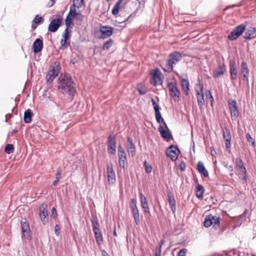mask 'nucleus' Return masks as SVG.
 Returning <instances> with one entry per match:
<instances>
[{
  "mask_svg": "<svg viewBox=\"0 0 256 256\" xmlns=\"http://www.w3.org/2000/svg\"><path fill=\"white\" fill-rule=\"evenodd\" d=\"M58 88L63 94L73 96L76 92V84L68 73H62L58 79Z\"/></svg>",
  "mask_w": 256,
  "mask_h": 256,
  "instance_id": "f257e3e1",
  "label": "nucleus"
},
{
  "mask_svg": "<svg viewBox=\"0 0 256 256\" xmlns=\"http://www.w3.org/2000/svg\"><path fill=\"white\" fill-rule=\"evenodd\" d=\"M60 68V65L58 62L55 61L52 63L46 76V80L48 82H52L58 76Z\"/></svg>",
  "mask_w": 256,
  "mask_h": 256,
  "instance_id": "f03ea898",
  "label": "nucleus"
},
{
  "mask_svg": "<svg viewBox=\"0 0 256 256\" xmlns=\"http://www.w3.org/2000/svg\"><path fill=\"white\" fill-rule=\"evenodd\" d=\"M220 217L214 216L212 214H209L206 216L204 222V225L206 228L212 226L214 229L216 230L220 228Z\"/></svg>",
  "mask_w": 256,
  "mask_h": 256,
  "instance_id": "7ed1b4c3",
  "label": "nucleus"
},
{
  "mask_svg": "<svg viewBox=\"0 0 256 256\" xmlns=\"http://www.w3.org/2000/svg\"><path fill=\"white\" fill-rule=\"evenodd\" d=\"M134 221L136 225H138L140 223L139 211L137 206V201L136 198H132L130 204Z\"/></svg>",
  "mask_w": 256,
  "mask_h": 256,
  "instance_id": "20e7f679",
  "label": "nucleus"
},
{
  "mask_svg": "<svg viewBox=\"0 0 256 256\" xmlns=\"http://www.w3.org/2000/svg\"><path fill=\"white\" fill-rule=\"evenodd\" d=\"M246 26L244 24H241L236 26L228 36V38L231 40H236L244 32Z\"/></svg>",
  "mask_w": 256,
  "mask_h": 256,
  "instance_id": "39448f33",
  "label": "nucleus"
},
{
  "mask_svg": "<svg viewBox=\"0 0 256 256\" xmlns=\"http://www.w3.org/2000/svg\"><path fill=\"white\" fill-rule=\"evenodd\" d=\"M170 88V95L175 102L180 100V92L178 89L176 82H170L168 84Z\"/></svg>",
  "mask_w": 256,
  "mask_h": 256,
  "instance_id": "423d86ee",
  "label": "nucleus"
},
{
  "mask_svg": "<svg viewBox=\"0 0 256 256\" xmlns=\"http://www.w3.org/2000/svg\"><path fill=\"white\" fill-rule=\"evenodd\" d=\"M152 80L154 82H151L154 86L162 85L163 82L162 78V74L158 68H155L152 72Z\"/></svg>",
  "mask_w": 256,
  "mask_h": 256,
  "instance_id": "0eeeda50",
  "label": "nucleus"
},
{
  "mask_svg": "<svg viewBox=\"0 0 256 256\" xmlns=\"http://www.w3.org/2000/svg\"><path fill=\"white\" fill-rule=\"evenodd\" d=\"M230 114L232 120H235L238 116V110L235 100H230L228 102Z\"/></svg>",
  "mask_w": 256,
  "mask_h": 256,
  "instance_id": "6e6552de",
  "label": "nucleus"
},
{
  "mask_svg": "<svg viewBox=\"0 0 256 256\" xmlns=\"http://www.w3.org/2000/svg\"><path fill=\"white\" fill-rule=\"evenodd\" d=\"M250 70L246 62L242 61L240 64V75L243 80L248 82Z\"/></svg>",
  "mask_w": 256,
  "mask_h": 256,
  "instance_id": "1a4fd4ad",
  "label": "nucleus"
},
{
  "mask_svg": "<svg viewBox=\"0 0 256 256\" xmlns=\"http://www.w3.org/2000/svg\"><path fill=\"white\" fill-rule=\"evenodd\" d=\"M21 228L22 232V238H24L27 240L30 239L31 237V232L28 223L26 220H21Z\"/></svg>",
  "mask_w": 256,
  "mask_h": 256,
  "instance_id": "9d476101",
  "label": "nucleus"
},
{
  "mask_svg": "<svg viewBox=\"0 0 256 256\" xmlns=\"http://www.w3.org/2000/svg\"><path fill=\"white\" fill-rule=\"evenodd\" d=\"M108 151L110 154L116 152V139L114 136L110 135L108 140Z\"/></svg>",
  "mask_w": 256,
  "mask_h": 256,
  "instance_id": "9b49d317",
  "label": "nucleus"
},
{
  "mask_svg": "<svg viewBox=\"0 0 256 256\" xmlns=\"http://www.w3.org/2000/svg\"><path fill=\"white\" fill-rule=\"evenodd\" d=\"M179 150L176 146L171 145L166 150V155L170 158L172 160L175 161L178 158Z\"/></svg>",
  "mask_w": 256,
  "mask_h": 256,
  "instance_id": "f8f14e48",
  "label": "nucleus"
},
{
  "mask_svg": "<svg viewBox=\"0 0 256 256\" xmlns=\"http://www.w3.org/2000/svg\"><path fill=\"white\" fill-rule=\"evenodd\" d=\"M106 172L109 184H114L116 182V175L112 164H106Z\"/></svg>",
  "mask_w": 256,
  "mask_h": 256,
  "instance_id": "ddd939ff",
  "label": "nucleus"
},
{
  "mask_svg": "<svg viewBox=\"0 0 256 256\" xmlns=\"http://www.w3.org/2000/svg\"><path fill=\"white\" fill-rule=\"evenodd\" d=\"M222 136L226 141V149L230 150L232 136L230 130L228 128L225 127L224 129H223Z\"/></svg>",
  "mask_w": 256,
  "mask_h": 256,
  "instance_id": "4468645a",
  "label": "nucleus"
},
{
  "mask_svg": "<svg viewBox=\"0 0 256 256\" xmlns=\"http://www.w3.org/2000/svg\"><path fill=\"white\" fill-rule=\"evenodd\" d=\"M113 28L111 26H102L100 30L102 33L100 38L104 39L111 36L113 34Z\"/></svg>",
  "mask_w": 256,
  "mask_h": 256,
  "instance_id": "2eb2a0df",
  "label": "nucleus"
},
{
  "mask_svg": "<svg viewBox=\"0 0 256 256\" xmlns=\"http://www.w3.org/2000/svg\"><path fill=\"white\" fill-rule=\"evenodd\" d=\"M230 74L231 80H236L238 77V70L236 67V62L232 60L229 62Z\"/></svg>",
  "mask_w": 256,
  "mask_h": 256,
  "instance_id": "dca6fc26",
  "label": "nucleus"
},
{
  "mask_svg": "<svg viewBox=\"0 0 256 256\" xmlns=\"http://www.w3.org/2000/svg\"><path fill=\"white\" fill-rule=\"evenodd\" d=\"M166 130H164L163 126H160L158 128V130L162 137L166 140L167 142H169L173 140V137L169 128H166Z\"/></svg>",
  "mask_w": 256,
  "mask_h": 256,
  "instance_id": "f3484780",
  "label": "nucleus"
},
{
  "mask_svg": "<svg viewBox=\"0 0 256 256\" xmlns=\"http://www.w3.org/2000/svg\"><path fill=\"white\" fill-rule=\"evenodd\" d=\"M182 58V56L180 52H174L169 54L168 60L174 66L180 62Z\"/></svg>",
  "mask_w": 256,
  "mask_h": 256,
  "instance_id": "a211bd4d",
  "label": "nucleus"
},
{
  "mask_svg": "<svg viewBox=\"0 0 256 256\" xmlns=\"http://www.w3.org/2000/svg\"><path fill=\"white\" fill-rule=\"evenodd\" d=\"M62 20L60 18H55L52 20L48 26V30L49 32H54L58 30L60 26Z\"/></svg>",
  "mask_w": 256,
  "mask_h": 256,
  "instance_id": "6ab92c4d",
  "label": "nucleus"
},
{
  "mask_svg": "<svg viewBox=\"0 0 256 256\" xmlns=\"http://www.w3.org/2000/svg\"><path fill=\"white\" fill-rule=\"evenodd\" d=\"M226 71V66L224 62L220 64L218 68L213 73V76L214 78H218L220 76L223 75Z\"/></svg>",
  "mask_w": 256,
  "mask_h": 256,
  "instance_id": "aec40b11",
  "label": "nucleus"
},
{
  "mask_svg": "<svg viewBox=\"0 0 256 256\" xmlns=\"http://www.w3.org/2000/svg\"><path fill=\"white\" fill-rule=\"evenodd\" d=\"M127 148L128 151L130 155L134 156L136 154V148L134 144L133 143L132 140L130 137L127 138Z\"/></svg>",
  "mask_w": 256,
  "mask_h": 256,
  "instance_id": "412c9836",
  "label": "nucleus"
},
{
  "mask_svg": "<svg viewBox=\"0 0 256 256\" xmlns=\"http://www.w3.org/2000/svg\"><path fill=\"white\" fill-rule=\"evenodd\" d=\"M42 40L40 38H36L32 45L34 52V53H38L42 50Z\"/></svg>",
  "mask_w": 256,
  "mask_h": 256,
  "instance_id": "4be33fe9",
  "label": "nucleus"
},
{
  "mask_svg": "<svg viewBox=\"0 0 256 256\" xmlns=\"http://www.w3.org/2000/svg\"><path fill=\"white\" fill-rule=\"evenodd\" d=\"M203 87L201 86L200 91H197L196 98L198 104L200 108H202L204 104V96L202 92Z\"/></svg>",
  "mask_w": 256,
  "mask_h": 256,
  "instance_id": "5701e85b",
  "label": "nucleus"
},
{
  "mask_svg": "<svg viewBox=\"0 0 256 256\" xmlns=\"http://www.w3.org/2000/svg\"><path fill=\"white\" fill-rule=\"evenodd\" d=\"M39 216L43 224H45L48 222V210L46 208L43 207L42 208H40Z\"/></svg>",
  "mask_w": 256,
  "mask_h": 256,
  "instance_id": "b1692460",
  "label": "nucleus"
},
{
  "mask_svg": "<svg viewBox=\"0 0 256 256\" xmlns=\"http://www.w3.org/2000/svg\"><path fill=\"white\" fill-rule=\"evenodd\" d=\"M197 170L201 174H203L204 177L208 176V172L205 168L204 164L202 162H198L197 164Z\"/></svg>",
  "mask_w": 256,
  "mask_h": 256,
  "instance_id": "393cba45",
  "label": "nucleus"
},
{
  "mask_svg": "<svg viewBox=\"0 0 256 256\" xmlns=\"http://www.w3.org/2000/svg\"><path fill=\"white\" fill-rule=\"evenodd\" d=\"M196 196L200 200H202L204 197V188L202 186L198 184L196 185Z\"/></svg>",
  "mask_w": 256,
  "mask_h": 256,
  "instance_id": "a878e982",
  "label": "nucleus"
},
{
  "mask_svg": "<svg viewBox=\"0 0 256 256\" xmlns=\"http://www.w3.org/2000/svg\"><path fill=\"white\" fill-rule=\"evenodd\" d=\"M182 88L186 96L189 94V82L188 80L184 78H182L181 80Z\"/></svg>",
  "mask_w": 256,
  "mask_h": 256,
  "instance_id": "bb28decb",
  "label": "nucleus"
},
{
  "mask_svg": "<svg viewBox=\"0 0 256 256\" xmlns=\"http://www.w3.org/2000/svg\"><path fill=\"white\" fill-rule=\"evenodd\" d=\"M32 115V110L30 109H28L24 112V120L26 123H29L31 122V118Z\"/></svg>",
  "mask_w": 256,
  "mask_h": 256,
  "instance_id": "cd10ccee",
  "label": "nucleus"
},
{
  "mask_svg": "<svg viewBox=\"0 0 256 256\" xmlns=\"http://www.w3.org/2000/svg\"><path fill=\"white\" fill-rule=\"evenodd\" d=\"M155 115H156V122L159 123H162L164 125V126L165 128H168V126L165 122L164 119L162 116L160 112V110L156 112H155Z\"/></svg>",
  "mask_w": 256,
  "mask_h": 256,
  "instance_id": "c85d7f7f",
  "label": "nucleus"
},
{
  "mask_svg": "<svg viewBox=\"0 0 256 256\" xmlns=\"http://www.w3.org/2000/svg\"><path fill=\"white\" fill-rule=\"evenodd\" d=\"M118 164L120 168L125 170L128 166L126 158H122V156L120 158H118Z\"/></svg>",
  "mask_w": 256,
  "mask_h": 256,
  "instance_id": "c756f323",
  "label": "nucleus"
},
{
  "mask_svg": "<svg viewBox=\"0 0 256 256\" xmlns=\"http://www.w3.org/2000/svg\"><path fill=\"white\" fill-rule=\"evenodd\" d=\"M174 66L170 64V62L167 60L165 64H163L162 69L166 72H170L173 70Z\"/></svg>",
  "mask_w": 256,
  "mask_h": 256,
  "instance_id": "7c9ffc66",
  "label": "nucleus"
},
{
  "mask_svg": "<svg viewBox=\"0 0 256 256\" xmlns=\"http://www.w3.org/2000/svg\"><path fill=\"white\" fill-rule=\"evenodd\" d=\"M96 242L98 245H100L102 242V236L100 230L94 232Z\"/></svg>",
  "mask_w": 256,
  "mask_h": 256,
  "instance_id": "2f4dec72",
  "label": "nucleus"
},
{
  "mask_svg": "<svg viewBox=\"0 0 256 256\" xmlns=\"http://www.w3.org/2000/svg\"><path fill=\"white\" fill-rule=\"evenodd\" d=\"M62 174V170L60 168H58L56 170V180L53 182L52 184L54 186H56L60 178H61V175Z\"/></svg>",
  "mask_w": 256,
  "mask_h": 256,
  "instance_id": "473e14b6",
  "label": "nucleus"
},
{
  "mask_svg": "<svg viewBox=\"0 0 256 256\" xmlns=\"http://www.w3.org/2000/svg\"><path fill=\"white\" fill-rule=\"evenodd\" d=\"M60 44L61 46L60 48L64 50L66 48L70 45V42L68 41L67 40L62 38L60 40Z\"/></svg>",
  "mask_w": 256,
  "mask_h": 256,
  "instance_id": "72a5a7b5",
  "label": "nucleus"
},
{
  "mask_svg": "<svg viewBox=\"0 0 256 256\" xmlns=\"http://www.w3.org/2000/svg\"><path fill=\"white\" fill-rule=\"evenodd\" d=\"M75 8H76L74 7V8L70 7L68 14H70V16H72L73 18H75V16H79V18H80L81 16V14L80 12H77Z\"/></svg>",
  "mask_w": 256,
  "mask_h": 256,
  "instance_id": "f704fd0d",
  "label": "nucleus"
},
{
  "mask_svg": "<svg viewBox=\"0 0 256 256\" xmlns=\"http://www.w3.org/2000/svg\"><path fill=\"white\" fill-rule=\"evenodd\" d=\"M5 152L7 154H10L14 151V146L12 144H8L4 149Z\"/></svg>",
  "mask_w": 256,
  "mask_h": 256,
  "instance_id": "c9c22d12",
  "label": "nucleus"
},
{
  "mask_svg": "<svg viewBox=\"0 0 256 256\" xmlns=\"http://www.w3.org/2000/svg\"><path fill=\"white\" fill-rule=\"evenodd\" d=\"M112 43L113 40L112 39H109L104 43L102 49L104 50L109 49V48L112 46Z\"/></svg>",
  "mask_w": 256,
  "mask_h": 256,
  "instance_id": "e433bc0d",
  "label": "nucleus"
},
{
  "mask_svg": "<svg viewBox=\"0 0 256 256\" xmlns=\"http://www.w3.org/2000/svg\"><path fill=\"white\" fill-rule=\"evenodd\" d=\"M83 2L84 0H74L72 6L79 8L83 5Z\"/></svg>",
  "mask_w": 256,
  "mask_h": 256,
  "instance_id": "4c0bfd02",
  "label": "nucleus"
},
{
  "mask_svg": "<svg viewBox=\"0 0 256 256\" xmlns=\"http://www.w3.org/2000/svg\"><path fill=\"white\" fill-rule=\"evenodd\" d=\"M122 0H120L117 2L116 4L114 6L112 10V14L114 15L116 14L118 12V10L120 8V4Z\"/></svg>",
  "mask_w": 256,
  "mask_h": 256,
  "instance_id": "58836bf2",
  "label": "nucleus"
},
{
  "mask_svg": "<svg viewBox=\"0 0 256 256\" xmlns=\"http://www.w3.org/2000/svg\"><path fill=\"white\" fill-rule=\"evenodd\" d=\"M239 178L244 183H246L248 181L247 172L240 173L238 174Z\"/></svg>",
  "mask_w": 256,
  "mask_h": 256,
  "instance_id": "ea45409f",
  "label": "nucleus"
},
{
  "mask_svg": "<svg viewBox=\"0 0 256 256\" xmlns=\"http://www.w3.org/2000/svg\"><path fill=\"white\" fill-rule=\"evenodd\" d=\"M93 232L100 230L99 224L97 220H92Z\"/></svg>",
  "mask_w": 256,
  "mask_h": 256,
  "instance_id": "a19ab883",
  "label": "nucleus"
},
{
  "mask_svg": "<svg viewBox=\"0 0 256 256\" xmlns=\"http://www.w3.org/2000/svg\"><path fill=\"white\" fill-rule=\"evenodd\" d=\"M72 16H70V14H68L66 19V28H68L72 22Z\"/></svg>",
  "mask_w": 256,
  "mask_h": 256,
  "instance_id": "79ce46f5",
  "label": "nucleus"
},
{
  "mask_svg": "<svg viewBox=\"0 0 256 256\" xmlns=\"http://www.w3.org/2000/svg\"><path fill=\"white\" fill-rule=\"evenodd\" d=\"M244 166V162H243L242 160L240 158H236V168H242Z\"/></svg>",
  "mask_w": 256,
  "mask_h": 256,
  "instance_id": "37998d69",
  "label": "nucleus"
},
{
  "mask_svg": "<svg viewBox=\"0 0 256 256\" xmlns=\"http://www.w3.org/2000/svg\"><path fill=\"white\" fill-rule=\"evenodd\" d=\"M206 99L210 100L211 102V105L212 106V102H214V98L210 90H207L206 92Z\"/></svg>",
  "mask_w": 256,
  "mask_h": 256,
  "instance_id": "c03bdc74",
  "label": "nucleus"
},
{
  "mask_svg": "<svg viewBox=\"0 0 256 256\" xmlns=\"http://www.w3.org/2000/svg\"><path fill=\"white\" fill-rule=\"evenodd\" d=\"M70 32L71 31L68 30V28H66L64 30V34H62V37L64 38V39L68 40L70 37Z\"/></svg>",
  "mask_w": 256,
  "mask_h": 256,
  "instance_id": "a18cd8bd",
  "label": "nucleus"
},
{
  "mask_svg": "<svg viewBox=\"0 0 256 256\" xmlns=\"http://www.w3.org/2000/svg\"><path fill=\"white\" fill-rule=\"evenodd\" d=\"M246 138L247 139L248 142L249 143H251L252 146H255V141L251 137L250 134L248 133L246 134Z\"/></svg>",
  "mask_w": 256,
  "mask_h": 256,
  "instance_id": "49530a36",
  "label": "nucleus"
},
{
  "mask_svg": "<svg viewBox=\"0 0 256 256\" xmlns=\"http://www.w3.org/2000/svg\"><path fill=\"white\" fill-rule=\"evenodd\" d=\"M34 22L35 23H37L38 24L40 23H42L44 22V18L42 17L39 16V15L37 14L34 19L33 20Z\"/></svg>",
  "mask_w": 256,
  "mask_h": 256,
  "instance_id": "de8ad7c7",
  "label": "nucleus"
},
{
  "mask_svg": "<svg viewBox=\"0 0 256 256\" xmlns=\"http://www.w3.org/2000/svg\"><path fill=\"white\" fill-rule=\"evenodd\" d=\"M145 170L146 173L150 174L152 172V168L150 165L145 160L144 162Z\"/></svg>",
  "mask_w": 256,
  "mask_h": 256,
  "instance_id": "09e8293b",
  "label": "nucleus"
},
{
  "mask_svg": "<svg viewBox=\"0 0 256 256\" xmlns=\"http://www.w3.org/2000/svg\"><path fill=\"white\" fill-rule=\"evenodd\" d=\"M168 200L170 206L176 205V200L174 196L169 195Z\"/></svg>",
  "mask_w": 256,
  "mask_h": 256,
  "instance_id": "8fccbe9b",
  "label": "nucleus"
},
{
  "mask_svg": "<svg viewBox=\"0 0 256 256\" xmlns=\"http://www.w3.org/2000/svg\"><path fill=\"white\" fill-rule=\"evenodd\" d=\"M248 32L251 36H254V34H255L256 32V28H254V27H252V26H250V27H249L248 28H247L246 30Z\"/></svg>",
  "mask_w": 256,
  "mask_h": 256,
  "instance_id": "3c124183",
  "label": "nucleus"
},
{
  "mask_svg": "<svg viewBox=\"0 0 256 256\" xmlns=\"http://www.w3.org/2000/svg\"><path fill=\"white\" fill-rule=\"evenodd\" d=\"M138 90L139 94L141 95L144 94L147 92L146 88L142 86H138Z\"/></svg>",
  "mask_w": 256,
  "mask_h": 256,
  "instance_id": "603ef678",
  "label": "nucleus"
},
{
  "mask_svg": "<svg viewBox=\"0 0 256 256\" xmlns=\"http://www.w3.org/2000/svg\"><path fill=\"white\" fill-rule=\"evenodd\" d=\"M152 104L154 106V112L160 110V107L154 98H152Z\"/></svg>",
  "mask_w": 256,
  "mask_h": 256,
  "instance_id": "864d4df0",
  "label": "nucleus"
},
{
  "mask_svg": "<svg viewBox=\"0 0 256 256\" xmlns=\"http://www.w3.org/2000/svg\"><path fill=\"white\" fill-rule=\"evenodd\" d=\"M244 38L246 40H250L252 38H256V36H251L248 32L246 30V32H245L244 33Z\"/></svg>",
  "mask_w": 256,
  "mask_h": 256,
  "instance_id": "5fc2aeb1",
  "label": "nucleus"
},
{
  "mask_svg": "<svg viewBox=\"0 0 256 256\" xmlns=\"http://www.w3.org/2000/svg\"><path fill=\"white\" fill-rule=\"evenodd\" d=\"M140 197L141 204L148 202L146 197L144 196V194L142 193H140Z\"/></svg>",
  "mask_w": 256,
  "mask_h": 256,
  "instance_id": "6e6d98bb",
  "label": "nucleus"
},
{
  "mask_svg": "<svg viewBox=\"0 0 256 256\" xmlns=\"http://www.w3.org/2000/svg\"><path fill=\"white\" fill-rule=\"evenodd\" d=\"M187 251L186 248L182 249L178 252V256H186Z\"/></svg>",
  "mask_w": 256,
  "mask_h": 256,
  "instance_id": "4d7b16f0",
  "label": "nucleus"
},
{
  "mask_svg": "<svg viewBox=\"0 0 256 256\" xmlns=\"http://www.w3.org/2000/svg\"><path fill=\"white\" fill-rule=\"evenodd\" d=\"M164 240H160V242L159 244V247L158 248V251L156 252L155 253H159L161 255L162 246L164 244Z\"/></svg>",
  "mask_w": 256,
  "mask_h": 256,
  "instance_id": "13d9d810",
  "label": "nucleus"
},
{
  "mask_svg": "<svg viewBox=\"0 0 256 256\" xmlns=\"http://www.w3.org/2000/svg\"><path fill=\"white\" fill-rule=\"evenodd\" d=\"M228 170L230 172V175L232 176L234 175V168L232 165L227 166Z\"/></svg>",
  "mask_w": 256,
  "mask_h": 256,
  "instance_id": "bf43d9fd",
  "label": "nucleus"
},
{
  "mask_svg": "<svg viewBox=\"0 0 256 256\" xmlns=\"http://www.w3.org/2000/svg\"><path fill=\"white\" fill-rule=\"evenodd\" d=\"M236 170L238 171V174H240V173H243L246 172V170L245 166H244L242 168H236Z\"/></svg>",
  "mask_w": 256,
  "mask_h": 256,
  "instance_id": "052dcab7",
  "label": "nucleus"
},
{
  "mask_svg": "<svg viewBox=\"0 0 256 256\" xmlns=\"http://www.w3.org/2000/svg\"><path fill=\"white\" fill-rule=\"evenodd\" d=\"M51 212H52V216L54 218H56L57 216V213H56V209L55 208H52Z\"/></svg>",
  "mask_w": 256,
  "mask_h": 256,
  "instance_id": "680f3d73",
  "label": "nucleus"
},
{
  "mask_svg": "<svg viewBox=\"0 0 256 256\" xmlns=\"http://www.w3.org/2000/svg\"><path fill=\"white\" fill-rule=\"evenodd\" d=\"M56 0H50L47 4V6L49 8L52 6L56 2Z\"/></svg>",
  "mask_w": 256,
  "mask_h": 256,
  "instance_id": "e2e57ef3",
  "label": "nucleus"
},
{
  "mask_svg": "<svg viewBox=\"0 0 256 256\" xmlns=\"http://www.w3.org/2000/svg\"><path fill=\"white\" fill-rule=\"evenodd\" d=\"M54 232L58 236L60 234L59 228L58 224H56L54 226Z\"/></svg>",
  "mask_w": 256,
  "mask_h": 256,
  "instance_id": "0e129e2a",
  "label": "nucleus"
},
{
  "mask_svg": "<svg viewBox=\"0 0 256 256\" xmlns=\"http://www.w3.org/2000/svg\"><path fill=\"white\" fill-rule=\"evenodd\" d=\"M122 156V158H126V154L124 152H120L118 154V158H120Z\"/></svg>",
  "mask_w": 256,
  "mask_h": 256,
  "instance_id": "69168bd1",
  "label": "nucleus"
},
{
  "mask_svg": "<svg viewBox=\"0 0 256 256\" xmlns=\"http://www.w3.org/2000/svg\"><path fill=\"white\" fill-rule=\"evenodd\" d=\"M141 206L143 209H148L149 208L148 202L141 204Z\"/></svg>",
  "mask_w": 256,
  "mask_h": 256,
  "instance_id": "338daca9",
  "label": "nucleus"
},
{
  "mask_svg": "<svg viewBox=\"0 0 256 256\" xmlns=\"http://www.w3.org/2000/svg\"><path fill=\"white\" fill-rule=\"evenodd\" d=\"M38 24L37 23H35L34 20H32V28L33 30H34L38 26Z\"/></svg>",
  "mask_w": 256,
  "mask_h": 256,
  "instance_id": "774afa93",
  "label": "nucleus"
}]
</instances>
